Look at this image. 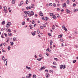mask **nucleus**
Listing matches in <instances>:
<instances>
[{
	"instance_id": "nucleus-1",
	"label": "nucleus",
	"mask_w": 78,
	"mask_h": 78,
	"mask_svg": "<svg viewBox=\"0 0 78 78\" xmlns=\"http://www.w3.org/2000/svg\"><path fill=\"white\" fill-rule=\"evenodd\" d=\"M10 25H11V23H10V22H7L6 25V27L7 28H9V26H10Z\"/></svg>"
},
{
	"instance_id": "nucleus-2",
	"label": "nucleus",
	"mask_w": 78,
	"mask_h": 78,
	"mask_svg": "<svg viewBox=\"0 0 78 78\" xmlns=\"http://www.w3.org/2000/svg\"><path fill=\"white\" fill-rule=\"evenodd\" d=\"M65 67H66V66H65V65H61L60 66V69H62L63 68V69H65Z\"/></svg>"
},
{
	"instance_id": "nucleus-3",
	"label": "nucleus",
	"mask_w": 78,
	"mask_h": 78,
	"mask_svg": "<svg viewBox=\"0 0 78 78\" xmlns=\"http://www.w3.org/2000/svg\"><path fill=\"white\" fill-rule=\"evenodd\" d=\"M45 67H46L45 66H44L41 67V68L39 69V70L41 71L43 69H45Z\"/></svg>"
},
{
	"instance_id": "nucleus-4",
	"label": "nucleus",
	"mask_w": 78,
	"mask_h": 78,
	"mask_svg": "<svg viewBox=\"0 0 78 78\" xmlns=\"http://www.w3.org/2000/svg\"><path fill=\"white\" fill-rule=\"evenodd\" d=\"M30 13V12L29 11H25L24 12V13H26V14H29Z\"/></svg>"
},
{
	"instance_id": "nucleus-5",
	"label": "nucleus",
	"mask_w": 78,
	"mask_h": 78,
	"mask_svg": "<svg viewBox=\"0 0 78 78\" xmlns=\"http://www.w3.org/2000/svg\"><path fill=\"white\" fill-rule=\"evenodd\" d=\"M8 61V60L5 59V60L4 61V62H6L5 66H7V62Z\"/></svg>"
},
{
	"instance_id": "nucleus-6",
	"label": "nucleus",
	"mask_w": 78,
	"mask_h": 78,
	"mask_svg": "<svg viewBox=\"0 0 78 78\" xmlns=\"http://www.w3.org/2000/svg\"><path fill=\"white\" fill-rule=\"evenodd\" d=\"M23 4V2L21 1L20 4H19V6H21Z\"/></svg>"
},
{
	"instance_id": "nucleus-7",
	"label": "nucleus",
	"mask_w": 78,
	"mask_h": 78,
	"mask_svg": "<svg viewBox=\"0 0 78 78\" xmlns=\"http://www.w3.org/2000/svg\"><path fill=\"white\" fill-rule=\"evenodd\" d=\"M31 74H29V76H27L26 77V78H31Z\"/></svg>"
},
{
	"instance_id": "nucleus-8",
	"label": "nucleus",
	"mask_w": 78,
	"mask_h": 78,
	"mask_svg": "<svg viewBox=\"0 0 78 78\" xmlns=\"http://www.w3.org/2000/svg\"><path fill=\"white\" fill-rule=\"evenodd\" d=\"M66 12H67V13H70L71 12L68 9H67L66 10Z\"/></svg>"
},
{
	"instance_id": "nucleus-9",
	"label": "nucleus",
	"mask_w": 78,
	"mask_h": 78,
	"mask_svg": "<svg viewBox=\"0 0 78 78\" xmlns=\"http://www.w3.org/2000/svg\"><path fill=\"white\" fill-rule=\"evenodd\" d=\"M43 13H42V12H40V16H43Z\"/></svg>"
},
{
	"instance_id": "nucleus-10",
	"label": "nucleus",
	"mask_w": 78,
	"mask_h": 78,
	"mask_svg": "<svg viewBox=\"0 0 78 78\" xmlns=\"http://www.w3.org/2000/svg\"><path fill=\"white\" fill-rule=\"evenodd\" d=\"M26 68L27 69H28V70H30L31 69V67H28V66H26Z\"/></svg>"
},
{
	"instance_id": "nucleus-11",
	"label": "nucleus",
	"mask_w": 78,
	"mask_h": 78,
	"mask_svg": "<svg viewBox=\"0 0 78 78\" xmlns=\"http://www.w3.org/2000/svg\"><path fill=\"white\" fill-rule=\"evenodd\" d=\"M14 43L12 42H11L10 43V45H11L12 46V45H14Z\"/></svg>"
},
{
	"instance_id": "nucleus-12",
	"label": "nucleus",
	"mask_w": 78,
	"mask_h": 78,
	"mask_svg": "<svg viewBox=\"0 0 78 78\" xmlns=\"http://www.w3.org/2000/svg\"><path fill=\"white\" fill-rule=\"evenodd\" d=\"M52 18H53V19H56V16H55L54 15H52Z\"/></svg>"
},
{
	"instance_id": "nucleus-13",
	"label": "nucleus",
	"mask_w": 78,
	"mask_h": 78,
	"mask_svg": "<svg viewBox=\"0 0 78 78\" xmlns=\"http://www.w3.org/2000/svg\"><path fill=\"white\" fill-rule=\"evenodd\" d=\"M31 34L33 36H34V35H36V33H34V32H32L31 33Z\"/></svg>"
},
{
	"instance_id": "nucleus-14",
	"label": "nucleus",
	"mask_w": 78,
	"mask_h": 78,
	"mask_svg": "<svg viewBox=\"0 0 78 78\" xmlns=\"http://www.w3.org/2000/svg\"><path fill=\"white\" fill-rule=\"evenodd\" d=\"M15 0H12V4H14V3H15Z\"/></svg>"
},
{
	"instance_id": "nucleus-15",
	"label": "nucleus",
	"mask_w": 78,
	"mask_h": 78,
	"mask_svg": "<svg viewBox=\"0 0 78 78\" xmlns=\"http://www.w3.org/2000/svg\"><path fill=\"white\" fill-rule=\"evenodd\" d=\"M47 51H49V52H50L51 51V50H49V48H48L46 49Z\"/></svg>"
},
{
	"instance_id": "nucleus-16",
	"label": "nucleus",
	"mask_w": 78,
	"mask_h": 78,
	"mask_svg": "<svg viewBox=\"0 0 78 78\" xmlns=\"http://www.w3.org/2000/svg\"><path fill=\"white\" fill-rule=\"evenodd\" d=\"M8 36H12V34L11 33H9L8 34Z\"/></svg>"
},
{
	"instance_id": "nucleus-17",
	"label": "nucleus",
	"mask_w": 78,
	"mask_h": 78,
	"mask_svg": "<svg viewBox=\"0 0 78 78\" xmlns=\"http://www.w3.org/2000/svg\"><path fill=\"white\" fill-rule=\"evenodd\" d=\"M50 45H52V43H53V41H50Z\"/></svg>"
},
{
	"instance_id": "nucleus-18",
	"label": "nucleus",
	"mask_w": 78,
	"mask_h": 78,
	"mask_svg": "<svg viewBox=\"0 0 78 78\" xmlns=\"http://www.w3.org/2000/svg\"><path fill=\"white\" fill-rule=\"evenodd\" d=\"M61 37H62V35L60 34V35H59L58 36V37L59 38H61Z\"/></svg>"
},
{
	"instance_id": "nucleus-19",
	"label": "nucleus",
	"mask_w": 78,
	"mask_h": 78,
	"mask_svg": "<svg viewBox=\"0 0 78 78\" xmlns=\"http://www.w3.org/2000/svg\"><path fill=\"white\" fill-rule=\"evenodd\" d=\"M4 11H6V7H4Z\"/></svg>"
},
{
	"instance_id": "nucleus-20",
	"label": "nucleus",
	"mask_w": 78,
	"mask_h": 78,
	"mask_svg": "<svg viewBox=\"0 0 78 78\" xmlns=\"http://www.w3.org/2000/svg\"><path fill=\"white\" fill-rule=\"evenodd\" d=\"M24 16L25 17H27V13H25V14H24Z\"/></svg>"
},
{
	"instance_id": "nucleus-21",
	"label": "nucleus",
	"mask_w": 78,
	"mask_h": 78,
	"mask_svg": "<svg viewBox=\"0 0 78 78\" xmlns=\"http://www.w3.org/2000/svg\"><path fill=\"white\" fill-rule=\"evenodd\" d=\"M74 12H76V11H78V9H75L73 10Z\"/></svg>"
},
{
	"instance_id": "nucleus-22",
	"label": "nucleus",
	"mask_w": 78,
	"mask_h": 78,
	"mask_svg": "<svg viewBox=\"0 0 78 78\" xmlns=\"http://www.w3.org/2000/svg\"><path fill=\"white\" fill-rule=\"evenodd\" d=\"M53 63V64H54V65H55V66H56L57 65V64H56V63L55 62H54Z\"/></svg>"
},
{
	"instance_id": "nucleus-23",
	"label": "nucleus",
	"mask_w": 78,
	"mask_h": 78,
	"mask_svg": "<svg viewBox=\"0 0 78 78\" xmlns=\"http://www.w3.org/2000/svg\"><path fill=\"white\" fill-rule=\"evenodd\" d=\"M5 21H3L2 23V25H5Z\"/></svg>"
},
{
	"instance_id": "nucleus-24",
	"label": "nucleus",
	"mask_w": 78,
	"mask_h": 78,
	"mask_svg": "<svg viewBox=\"0 0 78 78\" xmlns=\"http://www.w3.org/2000/svg\"><path fill=\"white\" fill-rule=\"evenodd\" d=\"M55 25H53L52 27V30H55Z\"/></svg>"
},
{
	"instance_id": "nucleus-25",
	"label": "nucleus",
	"mask_w": 78,
	"mask_h": 78,
	"mask_svg": "<svg viewBox=\"0 0 78 78\" xmlns=\"http://www.w3.org/2000/svg\"><path fill=\"white\" fill-rule=\"evenodd\" d=\"M33 78H36V76L35 75H34L33 76Z\"/></svg>"
},
{
	"instance_id": "nucleus-26",
	"label": "nucleus",
	"mask_w": 78,
	"mask_h": 78,
	"mask_svg": "<svg viewBox=\"0 0 78 78\" xmlns=\"http://www.w3.org/2000/svg\"><path fill=\"white\" fill-rule=\"evenodd\" d=\"M22 25H25V22L23 21L22 22Z\"/></svg>"
},
{
	"instance_id": "nucleus-27",
	"label": "nucleus",
	"mask_w": 78,
	"mask_h": 78,
	"mask_svg": "<svg viewBox=\"0 0 78 78\" xmlns=\"http://www.w3.org/2000/svg\"><path fill=\"white\" fill-rule=\"evenodd\" d=\"M10 48H11V47H10V46H9L8 48V50H9Z\"/></svg>"
},
{
	"instance_id": "nucleus-28",
	"label": "nucleus",
	"mask_w": 78,
	"mask_h": 78,
	"mask_svg": "<svg viewBox=\"0 0 78 78\" xmlns=\"http://www.w3.org/2000/svg\"><path fill=\"white\" fill-rule=\"evenodd\" d=\"M66 5V3H64L63 4V6L64 7Z\"/></svg>"
},
{
	"instance_id": "nucleus-29",
	"label": "nucleus",
	"mask_w": 78,
	"mask_h": 78,
	"mask_svg": "<svg viewBox=\"0 0 78 78\" xmlns=\"http://www.w3.org/2000/svg\"><path fill=\"white\" fill-rule=\"evenodd\" d=\"M60 41H61V42H63V41H64V40L62 39H61L60 40Z\"/></svg>"
},
{
	"instance_id": "nucleus-30",
	"label": "nucleus",
	"mask_w": 78,
	"mask_h": 78,
	"mask_svg": "<svg viewBox=\"0 0 78 78\" xmlns=\"http://www.w3.org/2000/svg\"><path fill=\"white\" fill-rule=\"evenodd\" d=\"M13 41H16V37L13 38Z\"/></svg>"
},
{
	"instance_id": "nucleus-31",
	"label": "nucleus",
	"mask_w": 78,
	"mask_h": 78,
	"mask_svg": "<svg viewBox=\"0 0 78 78\" xmlns=\"http://www.w3.org/2000/svg\"><path fill=\"white\" fill-rule=\"evenodd\" d=\"M8 31L9 32H11V30H10V29H9L8 30Z\"/></svg>"
},
{
	"instance_id": "nucleus-32",
	"label": "nucleus",
	"mask_w": 78,
	"mask_h": 78,
	"mask_svg": "<svg viewBox=\"0 0 78 78\" xmlns=\"http://www.w3.org/2000/svg\"><path fill=\"white\" fill-rule=\"evenodd\" d=\"M28 2H29L28 1L26 0V4H28Z\"/></svg>"
},
{
	"instance_id": "nucleus-33",
	"label": "nucleus",
	"mask_w": 78,
	"mask_h": 78,
	"mask_svg": "<svg viewBox=\"0 0 78 78\" xmlns=\"http://www.w3.org/2000/svg\"><path fill=\"white\" fill-rule=\"evenodd\" d=\"M48 20V18H47V17H45V20L47 21Z\"/></svg>"
},
{
	"instance_id": "nucleus-34",
	"label": "nucleus",
	"mask_w": 78,
	"mask_h": 78,
	"mask_svg": "<svg viewBox=\"0 0 78 78\" xmlns=\"http://www.w3.org/2000/svg\"><path fill=\"white\" fill-rule=\"evenodd\" d=\"M50 15L51 16H52L53 15V13H50Z\"/></svg>"
},
{
	"instance_id": "nucleus-35",
	"label": "nucleus",
	"mask_w": 78,
	"mask_h": 78,
	"mask_svg": "<svg viewBox=\"0 0 78 78\" xmlns=\"http://www.w3.org/2000/svg\"><path fill=\"white\" fill-rule=\"evenodd\" d=\"M4 35H5V37H7L8 36V35L7 34H6V33H5L4 34Z\"/></svg>"
},
{
	"instance_id": "nucleus-36",
	"label": "nucleus",
	"mask_w": 78,
	"mask_h": 78,
	"mask_svg": "<svg viewBox=\"0 0 78 78\" xmlns=\"http://www.w3.org/2000/svg\"><path fill=\"white\" fill-rule=\"evenodd\" d=\"M37 60L39 61H41V59L40 58H37Z\"/></svg>"
},
{
	"instance_id": "nucleus-37",
	"label": "nucleus",
	"mask_w": 78,
	"mask_h": 78,
	"mask_svg": "<svg viewBox=\"0 0 78 78\" xmlns=\"http://www.w3.org/2000/svg\"><path fill=\"white\" fill-rule=\"evenodd\" d=\"M76 62V60H75L73 61V63H75V62Z\"/></svg>"
},
{
	"instance_id": "nucleus-38",
	"label": "nucleus",
	"mask_w": 78,
	"mask_h": 78,
	"mask_svg": "<svg viewBox=\"0 0 78 78\" xmlns=\"http://www.w3.org/2000/svg\"><path fill=\"white\" fill-rule=\"evenodd\" d=\"M32 24H34V20H33L32 21Z\"/></svg>"
},
{
	"instance_id": "nucleus-39",
	"label": "nucleus",
	"mask_w": 78,
	"mask_h": 78,
	"mask_svg": "<svg viewBox=\"0 0 78 78\" xmlns=\"http://www.w3.org/2000/svg\"><path fill=\"white\" fill-rule=\"evenodd\" d=\"M52 67L53 68H56V66H52Z\"/></svg>"
},
{
	"instance_id": "nucleus-40",
	"label": "nucleus",
	"mask_w": 78,
	"mask_h": 78,
	"mask_svg": "<svg viewBox=\"0 0 78 78\" xmlns=\"http://www.w3.org/2000/svg\"><path fill=\"white\" fill-rule=\"evenodd\" d=\"M4 59H5V57H4V56H3L2 59V60H4Z\"/></svg>"
},
{
	"instance_id": "nucleus-41",
	"label": "nucleus",
	"mask_w": 78,
	"mask_h": 78,
	"mask_svg": "<svg viewBox=\"0 0 78 78\" xmlns=\"http://www.w3.org/2000/svg\"><path fill=\"white\" fill-rule=\"evenodd\" d=\"M37 33L38 34H39V33H40V32H39V29L37 30Z\"/></svg>"
},
{
	"instance_id": "nucleus-42",
	"label": "nucleus",
	"mask_w": 78,
	"mask_h": 78,
	"mask_svg": "<svg viewBox=\"0 0 78 78\" xmlns=\"http://www.w3.org/2000/svg\"><path fill=\"white\" fill-rule=\"evenodd\" d=\"M48 35L49 36H51V34H50V33H48Z\"/></svg>"
},
{
	"instance_id": "nucleus-43",
	"label": "nucleus",
	"mask_w": 78,
	"mask_h": 78,
	"mask_svg": "<svg viewBox=\"0 0 78 78\" xmlns=\"http://www.w3.org/2000/svg\"><path fill=\"white\" fill-rule=\"evenodd\" d=\"M64 30L65 31H67V29H66V27H65L64 29Z\"/></svg>"
},
{
	"instance_id": "nucleus-44",
	"label": "nucleus",
	"mask_w": 78,
	"mask_h": 78,
	"mask_svg": "<svg viewBox=\"0 0 78 78\" xmlns=\"http://www.w3.org/2000/svg\"><path fill=\"white\" fill-rule=\"evenodd\" d=\"M46 55H47V56H48V53H46Z\"/></svg>"
},
{
	"instance_id": "nucleus-45",
	"label": "nucleus",
	"mask_w": 78,
	"mask_h": 78,
	"mask_svg": "<svg viewBox=\"0 0 78 78\" xmlns=\"http://www.w3.org/2000/svg\"><path fill=\"white\" fill-rule=\"evenodd\" d=\"M49 6H52V3H50L49 4Z\"/></svg>"
},
{
	"instance_id": "nucleus-46",
	"label": "nucleus",
	"mask_w": 78,
	"mask_h": 78,
	"mask_svg": "<svg viewBox=\"0 0 78 78\" xmlns=\"http://www.w3.org/2000/svg\"><path fill=\"white\" fill-rule=\"evenodd\" d=\"M67 4H69V1L67 0Z\"/></svg>"
},
{
	"instance_id": "nucleus-47",
	"label": "nucleus",
	"mask_w": 78,
	"mask_h": 78,
	"mask_svg": "<svg viewBox=\"0 0 78 78\" xmlns=\"http://www.w3.org/2000/svg\"><path fill=\"white\" fill-rule=\"evenodd\" d=\"M40 28H41V29H44V27L43 26H41L40 27Z\"/></svg>"
},
{
	"instance_id": "nucleus-48",
	"label": "nucleus",
	"mask_w": 78,
	"mask_h": 78,
	"mask_svg": "<svg viewBox=\"0 0 78 78\" xmlns=\"http://www.w3.org/2000/svg\"><path fill=\"white\" fill-rule=\"evenodd\" d=\"M31 12H32V13L34 15V12L32 11Z\"/></svg>"
},
{
	"instance_id": "nucleus-49",
	"label": "nucleus",
	"mask_w": 78,
	"mask_h": 78,
	"mask_svg": "<svg viewBox=\"0 0 78 78\" xmlns=\"http://www.w3.org/2000/svg\"><path fill=\"white\" fill-rule=\"evenodd\" d=\"M73 6H76V4L74 3L73 4Z\"/></svg>"
},
{
	"instance_id": "nucleus-50",
	"label": "nucleus",
	"mask_w": 78,
	"mask_h": 78,
	"mask_svg": "<svg viewBox=\"0 0 78 78\" xmlns=\"http://www.w3.org/2000/svg\"><path fill=\"white\" fill-rule=\"evenodd\" d=\"M66 28V27H65V26H62V28Z\"/></svg>"
},
{
	"instance_id": "nucleus-51",
	"label": "nucleus",
	"mask_w": 78,
	"mask_h": 78,
	"mask_svg": "<svg viewBox=\"0 0 78 78\" xmlns=\"http://www.w3.org/2000/svg\"><path fill=\"white\" fill-rule=\"evenodd\" d=\"M53 5L54 7H55L56 6V4H53Z\"/></svg>"
},
{
	"instance_id": "nucleus-52",
	"label": "nucleus",
	"mask_w": 78,
	"mask_h": 78,
	"mask_svg": "<svg viewBox=\"0 0 78 78\" xmlns=\"http://www.w3.org/2000/svg\"><path fill=\"white\" fill-rule=\"evenodd\" d=\"M54 59H55V60L56 61H58V59L57 58H55Z\"/></svg>"
},
{
	"instance_id": "nucleus-53",
	"label": "nucleus",
	"mask_w": 78,
	"mask_h": 78,
	"mask_svg": "<svg viewBox=\"0 0 78 78\" xmlns=\"http://www.w3.org/2000/svg\"><path fill=\"white\" fill-rule=\"evenodd\" d=\"M42 20H45V19H44V17H42Z\"/></svg>"
},
{
	"instance_id": "nucleus-54",
	"label": "nucleus",
	"mask_w": 78,
	"mask_h": 78,
	"mask_svg": "<svg viewBox=\"0 0 78 78\" xmlns=\"http://www.w3.org/2000/svg\"><path fill=\"white\" fill-rule=\"evenodd\" d=\"M29 7V8L30 9H31V7L29 6V7Z\"/></svg>"
},
{
	"instance_id": "nucleus-55",
	"label": "nucleus",
	"mask_w": 78,
	"mask_h": 78,
	"mask_svg": "<svg viewBox=\"0 0 78 78\" xmlns=\"http://www.w3.org/2000/svg\"><path fill=\"white\" fill-rule=\"evenodd\" d=\"M43 27H46V26H45V24H43Z\"/></svg>"
},
{
	"instance_id": "nucleus-56",
	"label": "nucleus",
	"mask_w": 78,
	"mask_h": 78,
	"mask_svg": "<svg viewBox=\"0 0 78 78\" xmlns=\"http://www.w3.org/2000/svg\"><path fill=\"white\" fill-rule=\"evenodd\" d=\"M48 72V70L47 69L46 70H45V72Z\"/></svg>"
},
{
	"instance_id": "nucleus-57",
	"label": "nucleus",
	"mask_w": 78,
	"mask_h": 78,
	"mask_svg": "<svg viewBox=\"0 0 78 78\" xmlns=\"http://www.w3.org/2000/svg\"><path fill=\"white\" fill-rule=\"evenodd\" d=\"M50 73H51V72H53V70H50Z\"/></svg>"
},
{
	"instance_id": "nucleus-58",
	"label": "nucleus",
	"mask_w": 78,
	"mask_h": 78,
	"mask_svg": "<svg viewBox=\"0 0 78 78\" xmlns=\"http://www.w3.org/2000/svg\"><path fill=\"white\" fill-rule=\"evenodd\" d=\"M59 8H57V11H59Z\"/></svg>"
},
{
	"instance_id": "nucleus-59",
	"label": "nucleus",
	"mask_w": 78,
	"mask_h": 78,
	"mask_svg": "<svg viewBox=\"0 0 78 78\" xmlns=\"http://www.w3.org/2000/svg\"><path fill=\"white\" fill-rule=\"evenodd\" d=\"M29 27H32V25H30L29 26Z\"/></svg>"
},
{
	"instance_id": "nucleus-60",
	"label": "nucleus",
	"mask_w": 78,
	"mask_h": 78,
	"mask_svg": "<svg viewBox=\"0 0 78 78\" xmlns=\"http://www.w3.org/2000/svg\"><path fill=\"white\" fill-rule=\"evenodd\" d=\"M34 57H35V58H37V56H36V55H35Z\"/></svg>"
},
{
	"instance_id": "nucleus-61",
	"label": "nucleus",
	"mask_w": 78,
	"mask_h": 78,
	"mask_svg": "<svg viewBox=\"0 0 78 78\" xmlns=\"http://www.w3.org/2000/svg\"><path fill=\"white\" fill-rule=\"evenodd\" d=\"M2 52H5V50H4L3 49H2Z\"/></svg>"
},
{
	"instance_id": "nucleus-62",
	"label": "nucleus",
	"mask_w": 78,
	"mask_h": 78,
	"mask_svg": "<svg viewBox=\"0 0 78 78\" xmlns=\"http://www.w3.org/2000/svg\"><path fill=\"white\" fill-rule=\"evenodd\" d=\"M57 16L58 17H59V14L57 15Z\"/></svg>"
},
{
	"instance_id": "nucleus-63",
	"label": "nucleus",
	"mask_w": 78,
	"mask_h": 78,
	"mask_svg": "<svg viewBox=\"0 0 78 78\" xmlns=\"http://www.w3.org/2000/svg\"><path fill=\"white\" fill-rule=\"evenodd\" d=\"M35 17H37V15L36 14L35 15Z\"/></svg>"
},
{
	"instance_id": "nucleus-64",
	"label": "nucleus",
	"mask_w": 78,
	"mask_h": 78,
	"mask_svg": "<svg viewBox=\"0 0 78 78\" xmlns=\"http://www.w3.org/2000/svg\"><path fill=\"white\" fill-rule=\"evenodd\" d=\"M50 48H51V49L52 48V47L51 45H50Z\"/></svg>"
}]
</instances>
